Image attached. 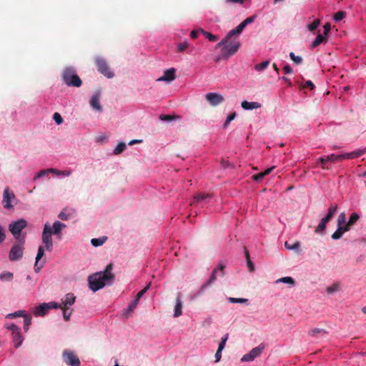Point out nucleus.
<instances>
[{"label": "nucleus", "mask_w": 366, "mask_h": 366, "mask_svg": "<svg viewBox=\"0 0 366 366\" xmlns=\"http://www.w3.org/2000/svg\"><path fill=\"white\" fill-rule=\"evenodd\" d=\"M112 264H109L107 266L103 272L94 273L88 277L89 287L93 292H97L103 288L107 281L112 280L114 274L112 272Z\"/></svg>", "instance_id": "1"}, {"label": "nucleus", "mask_w": 366, "mask_h": 366, "mask_svg": "<svg viewBox=\"0 0 366 366\" xmlns=\"http://www.w3.org/2000/svg\"><path fill=\"white\" fill-rule=\"evenodd\" d=\"M237 36H232L229 37V33L220 41L217 47L222 48V55L224 58H228L234 55L241 46L240 41L237 38Z\"/></svg>", "instance_id": "2"}, {"label": "nucleus", "mask_w": 366, "mask_h": 366, "mask_svg": "<svg viewBox=\"0 0 366 366\" xmlns=\"http://www.w3.org/2000/svg\"><path fill=\"white\" fill-rule=\"evenodd\" d=\"M61 77L64 83L68 86L80 87L82 85L81 79L73 67L65 68L61 74Z\"/></svg>", "instance_id": "3"}, {"label": "nucleus", "mask_w": 366, "mask_h": 366, "mask_svg": "<svg viewBox=\"0 0 366 366\" xmlns=\"http://www.w3.org/2000/svg\"><path fill=\"white\" fill-rule=\"evenodd\" d=\"M24 242V236L14 242L9 254V259L10 261L14 262L19 260L23 257Z\"/></svg>", "instance_id": "4"}, {"label": "nucleus", "mask_w": 366, "mask_h": 366, "mask_svg": "<svg viewBox=\"0 0 366 366\" xmlns=\"http://www.w3.org/2000/svg\"><path fill=\"white\" fill-rule=\"evenodd\" d=\"M337 204H334L329 207L328 212H327V215L321 219L320 224L316 227V229L315 230V232L316 233H322L325 230L327 224L334 217L335 214L337 212Z\"/></svg>", "instance_id": "5"}, {"label": "nucleus", "mask_w": 366, "mask_h": 366, "mask_svg": "<svg viewBox=\"0 0 366 366\" xmlns=\"http://www.w3.org/2000/svg\"><path fill=\"white\" fill-rule=\"evenodd\" d=\"M5 327L11 332L12 341L15 348L19 347L24 341V337L21 334L20 328L15 324L6 325Z\"/></svg>", "instance_id": "6"}, {"label": "nucleus", "mask_w": 366, "mask_h": 366, "mask_svg": "<svg viewBox=\"0 0 366 366\" xmlns=\"http://www.w3.org/2000/svg\"><path fill=\"white\" fill-rule=\"evenodd\" d=\"M27 226V222L25 219H21L9 224V229L13 234L14 238L18 240L21 239V232Z\"/></svg>", "instance_id": "7"}, {"label": "nucleus", "mask_w": 366, "mask_h": 366, "mask_svg": "<svg viewBox=\"0 0 366 366\" xmlns=\"http://www.w3.org/2000/svg\"><path fill=\"white\" fill-rule=\"evenodd\" d=\"M95 64L97 66V70L107 78H112L114 73L110 70L107 61L102 57H97L95 59Z\"/></svg>", "instance_id": "8"}, {"label": "nucleus", "mask_w": 366, "mask_h": 366, "mask_svg": "<svg viewBox=\"0 0 366 366\" xmlns=\"http://www.w3.org/2000/svg\"><path fill=\"white\" fill-rule=\"evenodd\" d=\"M52 231L50 224L47 222L44 224L42 232V242L44 244L46 250L51 251L53 248V241L51 238Z\"/></svg>", "instance_id": "9"}, {"label": "nucleus", "mask_w": 366, "mask_h": 366, "mask_svg": "<svg viewBox=\"0 0 366 366\" xmlns=\"http://www.w3.org/2000/svg\"><path fill=\"white\" fill-rule=\"evenodd\" d=\"M265 346L264 344H260L257 347L253 348L249 353L245 354L241 358L242 362H251L258 357L264 350Z\"/></svg>", "instance_id": "10"}, {"label": "nucleus", "mask_w": 366, "mask_h": 366, "mask_svg": "<svg viewBox=\"0 0 366 366\" xmlns=\"http://www.w3.org/2000/svg\"><path fill=\"white\" fill-rule=\"evenodd\" d=\"M64 361L71 366H79L80 360L73 352L64 350L62 354Z\"/></svg>", "instance_id": "11"}, {"label": "nucleus", "mask_w": 366, "mask_h": 366, "mask_svg": "<svg viewBox=\"0 0 366 366\" xmlns=\"http://www.w3.org/2000/svg\"><path fill=\"white\" fill-rule=\"evenodd\" d=\"M14 199H15V195L13 193V192H11L9 187L5 188L4 190L3 200H2L4 207L7 209H13V205L11 204V202Z\"/></svg>", "instance_id": "12"}, {"label": "nucleus", "mask_w": 366, "mask_h": 366, "mask_svg": "<svg viewBox=\"0 0 366 366\" xmlns=\"http://www.w3.org/2000/svg\"><path fill=\"white\" fill-rule=\"evenodd\" d=\"M205 98L212 107H216L222 104L224 100L223 96L213 92L207 93Z\"/></svg>", "instance_id": "13"}, {"label": "nucleus", "mask_w": 366, "mask_h": 366, "mask_svg": "<svg viewBox=\"0 0 366 366\" xmlns=\"http://www.w3.org/2000/svg\"><path fill=\"white\" fill-rule=\"evenodd\" d=\"M366 153V148L359 149L356 151H353L349 153L340 154V160L342 159H352L360 157L361 155Z\"/></svg>", "instance_id": "14"}, {"label": "nucleus", "mask_w": 366, "mask_h": 366, "mask_svg": "<svg viewBox=\"0 0 366 366\" xmlns=\"http://www.w3.org/2000/svg\"><path fill=\"white\" fill-rule=\"evenodd\" d=\"M176 69L170 68L164 71L163 76L159 77L157 81L170 82L176 79Z\"/></svg>", "instance_id": "15"}, {"label": "nucleus", "mask_w": 366, "mask_h": 366, "mask_svg": "<svg viewBox=\"0 0 366 366\" xmlns=\"http://www.w3.org/2000/svg\"><path fill=\"white\" fill-rule=\"evenodd\" d=\"M224 266L223 264H221L219 265L218 268L214 269L213 270V272H212V274L211 277L208 280V281L203 285V287H207V286L212 284L214 282L216 281V280H217V272L219 270L220 271V275L221 276H224Z\"/></svg>", "instance_id": "16"}, {"label": "nucleus", "mask_w": 366, "mask_h": 366, "mask_svg": "<svg viewBox=\"0 0 366 366\" xmlns=\"http://www.w3.org/2000/svg\"><path fill=\"white\" fill-rule=\"evenodd\" d=\"M50 310V307H49V304L42 303L37 306L34 310V314L35 316H44L47 312Z\"/></svg>", "instance_id": "17"}, {"label": "nucleus", "mask_w": 366, "mask_h": 366, "mask_svg": "<svg viewBox=\"0 0 366 366\" xmlns=\"http://www.w3.org/2000/svg\"><path fill=\"white\" fill-rule=\"evenodd\" d=\"M90 106L95 110L101 112L102 110L100 104V95L99 94H95L89 100Z\"/></svg>", "instance_id": "18"}, {"label": "nucleus", "mask_w": 366, "mask_h": 366, "mask_svg": "<svg viewBox=\"0 0 366 366\" xmlns=\"http://www.w3.org/2000/svg\"><path fill=\"white\" fill-rule=\"evenodd\" d=\"M76 297L73 293L66 294L61 300L62 307H69L75 302Z\"/></svg>", "instance_id": "19"}, {"label": "nucleus", "mask_w": 366, "mask_h": 366, "mask_svg": "<svg viewBox=\"0 0 366 366\" xmlns=\"http://www.w3.org/2000/svg\"><path fill=\"white\" fill-rule=\"evenodd\" d=\"M44 249L43 246H39L38 248V252L36 257V262L34 264V270L38 272L43 267V264L39 266V261L44 257Z\"/></svg>", "instance_id": "20"}, {"label": "nucleus", "mask_w": 366, "mask_h": 366, "mask_svg": "<svg viewBox=\"0 0 366 366\" xmlns=\"http://www.w3.org/2000/svg\"><path fill=\"white\" fill-rule=\"evenodd\" d=\"M309 335L314 337H325L327 332L324 329L313 328L309 331Z\"/></svg>", "instance_id": "21"}, {"label": "nucleus", "mask_w": 366, "mask_h": 366, "mask_svg": "<svg viewBox=\"0 0 366 366\" xmlns=\"http://www.w3.org/2000/svg\"><path fill=\"white\" fill-rule=\"evenodd\" d=\"M242 107L245 110H251L254 109H258L261 107V104L256 102H249L247 101H243L242 102Z\"/></svg>", "instance_id": "22"}, {"label": "nucleus", "mask_w": 366, "mask_h": 366, "mask_svg": "<svg viewBox=\"0 0 366 366\" xmlns=\"http://www.w3.org/2000/svg\"><path fill=\"white\" fill-rule=\"evenodd\" d=\"M66 227V224L59 222L55 221L53 223V227L51 228L52 234H59L61 231Z\"/></svg>", "instance_id": "23"}, {"label": "nucleus", "mask_w": 366, "mask_h": 366, "mask_svg": "<svg viewBox=\"0 0 366 366\" xmlns=\"http://www.w3.org/2000/svg\"><path fill=\"white\" fill-rule=\"evenodd\" d=\"M348 230L347 227H337V230L332 234V238L335 240L339 239L342 237V234Z\"/></svg>", "instance_id": "24"}, {"label": "nucleus", "mask_w": 366, "mask_h": 366, "mask_svg": "<svg viewBox=\"0 0 366 366\" xmlns=\"http://www.w3.org/2000/svg\"><path fill=\"white\" fill-rule=\"evenodd\" d=\"M246 27L244 21L241 22L235 29L231 30L229 32V37L232 36H238L242 33L243 29Z\"/></svg>", "instance_id": "25"}, {"label": "nucleus", "mask_w": 366, "mask_h": 366, "mask_svg": "<svg viewBox=\"0 0 366 366\" xmlns=\"http://www.w3.org/2000/svg\"><path fill=\"white\" fill-rule=\"evenodd\" d=\"M182 301H181V300L179 297H177L176 299V305H175V307H174V317H178L180 315H182Z\"/></svg>", "instance_id": "26"}, {"label": "nucleus", "mask_w": 366, "mask_h": 366, "mask_svg": "<svg viewBox=\"0 0 366 366\" xmlns=\"http://www.w3.org/2000/svg\"><path fill=\"white\" fill-rule=\"evenodd\" d=\"M327 39L326 37H325L322 34H319L315 39L313 41V42L312 43V45H311V47L313 49V48H315L317 47V46H319L321 43L324 42V41H326Z\"/></svg>", "instance_id": "27"}, {"label": "nucleus", "mask_w": 366, "mask_h": 366, "mask_svg": "<svg viewBox=\"0 0 366 366\" xmlns=\"http://www.w3.org/2000/svg\"><path fill=\"white\" fill-rule=\"evenodd\" d=\"M337 227H347V222L346 223V214L345 212L339 214L337 217Z\"/></svg>", "instance_id": "28"}, {"label": "nucleus", "mask_w": 366, "mask_h": 366, "mask_svg": "<svg viewBox=\"0 0 366 366\" xmlns=\"http://www.w3.org/2000/svg\"><path fill=\"white\" fill-rule=\"evenodd\" d=\"M200 32L207 38L209 41H216L218 40V36L216 35H214L211 34L210 32H208L207 31H204L202 29H199Z\"/></svg>", "instance_id": "29"}, {"label": "nucleus", "mask_w": 366, "mask_h": 366, "mask_svg": "<svg viewBox=\"0 0 366 366\" xmlns=\"http://www.w3.org/2000/svg\"><path fill=\"white\" fill-rule=\"evenodd\" d=\"M340 290V284L339 282H335L327 287L326 291L328 294H332L334 292H338Z\"/></svg>", "instance_id": "30"}, {"label": "nucleus", "mask_w": 366, "mask_h": 366, "mask_svg": "<svg viewBox=\"0 0 366 366\" xmlns=\"http://www.w3.org/2000/svg\"><path fill=\"white\" fill-rule=\"evenodd\" d=\"M106 237H102L99 238H94L91 240V243L94 247H99L102 245L107 240Z\"/></svg>", "instance_id": "31"}, {"label": "nucleus", "mask_w": 366, "mask_h": 366, "mask_svg": "<svg viewBox=\"0 0 366 366\" xmlns=\"http://www.w3.org/2000/svg\"><path fill=\"white\" fill-rule=\"evenodd\" d=\"M24 329L25 332H27L30 325L31 324V317L30 315L24 314Z\"/></svg>", "instance_id": "32"}, {"label": "nucleus", "mask_w": 366, "mask_h": 366, "mask_svg": "<svg viewBox=\"0 0 366 366\" xmlns=\"http://www.w3.org/2000/svg\"><path fill=\"white\" fill-rule=\"evenodd\" d=\"M285 247L287 249L297 250L300 247V242L299 241H295L293 244H290L288 242H285Z\"/></svg>", "instance_id": "33"}, {"label": "nucleus", "mask_w": 366, "mask_h": 366, "mask_svg": "<svg viewBox=\"0 0 366 366\" xmlns=\"http://www.w3.org/2000/svg\"><path fill=\"white\" fill-rule=\"evenodd\" d=\"M279 282L289 284L292 286H294L295 284L294 279L291 277H285L280 278L276 281V283H279Z\"/></svg>", "instance_id": "34"}, {"label": "nucleus", "mask_w": 366, "mask_h": 366, "mask_svg": "<svg viewBox=\"0 0 366 366\" xmlns=\"http://www.w3.org/2000/svg\"><path fill=\"white\" fill-rule=\"evenodd\" d=\"M360 218V216L357 214V213H352L350 217V219L347 222V227H348V229H350V227L353 225L354 224L356 223V222Z\"/></svg>", "instance_id": "35"}, {"label": "nucleus", "mask_w": 366, "mask_h": 366, "mask_svg": "<svg viewBox=\"0 0 366 366\" xmlns=\"http://www.w3.org/2000/svg\"><path fill=\"white\" fill-rule=\"evenodd\" d=\"M270 61L269 60H266L262 61L260 64H257L254 66V69L257 71H261L265 69L269 64Z\"/></svg>", "instance_id": "36"}, {"label": "nucleus", "mask_w": 366, "mask_h": 366, "mask_svg": "<svg viewBox=\"0 0 366 366\" xmlns=\"http://www.w3.org/2000/svg\"><path fill=\"white\" fill-rule=\"evenodd\" d=\"M25 312L24 310H18L13 313H9L6 315V318L12 319L19 317L24 316Z\"/></svg>", "instance_id": "37"}, {"label": "nucleus", "mask_w": 366, "mask_h": 366, "mask_svg": "<svg viewBox=\"0 0 366 366\" xmlns=\"http://www.w3.org/2000/svg\"><path fill=\"white\" fill-rule=\"evenodd\" d=\"M209 194H197L194 197V200L191 202V204H194L197 202H200L205 199L206 198L210 197Z\"/></svg>", "instance_id": "38"}, {"label": "nucleus", "mask_w": 366, "mask_h": 366, "mask_svg": "<svg viewBox=\"0 0 366 366\" xmlns=\"http://www.w3.org/2000/svg\"><path fill=\"white\" fill-rule=\"evenodd\" d=\"M14 275L12 272H4L0 275V280L2 281H10L12 280Z\"/></svg>", "instance_id": "39"}, {"label": "nucleus", "mask_w": 366, "mask_h": 366, "mask_svg": "<svg viewBox=\"0 0 366 366\" xmlns=\"http://www.w3.org/2000/svg\"><path fill=\"white\" fill-rule=\"evenodd\" d=\"M244 251H245V256L247 258V263L249 270V272H253L254 270V267L252 262L251 261V259L249 258V252L247 251V249L246 248H244Z\"/></svg>", "instance_id": "40"}, {"label": "nucleus", "mask_w": 366, "mask_h": 366, "mask_svg": "<svg viewBox=\"0 0 366 366\" xmlns=\"http://www.w3.org/2000/svg\"><path fill=\"white\" fill-rule=\"evenodd\" d=\"M126 149V144L124 142H120L118 144L117 147L114 149L113 153L114 154H121Z\"/></svg>", "instance_id": "41"}, {"label": "nucleus", "mask_w": 366, "mask_h": 366, "mask_svg": "<svg viewBox=\"0 0 366 366\" xmlns=\"http://www.w3.org/2000/svg\"><path fill=\"white\" fill-rule=\"evenodd\" d=\"M63 312V317L65 321H69L71 315V310L69 311V307H61Z\"/></svg>", "instance_id": "42"}, {"label": "nucleus", "mask_w": 366, "mask_h": 366, "mask_svg": "<svg viewBox=\"0 0 366 366\" xmlns=\"http://www.w3.org/2000/svg\"><path fill=\"white\" fill-rule=\"evenodd\" d=\"M151 282H149L143 290L139 291L135 299L137 300V301H139V300L142 298V297L147 292V291L149 289L151 286Z\"/></svg>", "instance_id": "43"}, {"label": "nucleus", "mask_w": 366, "mask_h": 366, "mask_svg": "<svg viewBox=\"0 0 366 366\" xmlns=\"http://www.w3.org/2000/svg\"><path fill=\"white\" fill-rule=\"evenodd\" d=\"M228 337H229V335L228 334H226L221 340V342H219V347H218V349L217 350H219V352H222V350L225 347V344H226V342L228 340Z\"/></svg>", "instance_id": "44"}, {"label": "nucleus", "mask_w": 366, "mask_h": 366, "mask_svg": "<svg viewBox=\"0 0 366 366\" xmlns=\"http://www.w3.org/2000/svg\"><path fill=\"white\" fill-rule=\"evenodd\" d=\"M228 337H229V335L228 334H226L221 340V342H219V347H218V349L217 350H219V352H222V350L225 347V344H226V342L228 340Z\"/></svg>", "instance_id": "45"}, {"label": "nucleus", "mask_w": 366, "mask_h": 366, "mask_svg": "<svg viewBox=\"0 0 366 366\" xmlns=\"http://www.w3.org/2000/svg\"><path fill=\"white\" fill-rule=\"evenodd\" d=\"M320 21L319 19H315L312 24L307 26V29L310 31H314L320 26Z\"/></svg>", "instance_id": "46"}, {"label": "nucleus", "mask_w": 366, "mask_h": 366, "mask_svg": "<svg viewBox=\"0 0 366 366\" xmlns=\"http://www.w3.org/2000/svg\"><path fill=\"white\" fill-rule=\"evenodd\" d=\"M290 57L293 61V62L297 64H300L302 62V58L299 56H295L293 52L290 53Z\"/></svg>", "instance_id": "47"}, {"label": "nucleus", "mask_w": 366, "mask_h": 366, "mask_svg": "<svg viewBox=\"0 0 366 366\" xmlns=\"http://www.w3.org/2000/svg\"><path fill=\"white\" fill-rule=\"evenodd\" d=\"M345 16H346L345 11H340L334 15V19L336 21H339L342 20L345 17Z\"/></svg>", "instance_id": "48"}, {"label": "nucleus", "mask_w": 366, "mask_h": 366, "mask_svg": "<svg viewBox=\"0 0 366 366\" xmlns=\"http://www.w3.org/2000/svg\"><path fill=\"white\" fill-rule=\"evenodd\" d=\"M189 47V43L187 41H184L182 43H179L177 45V51L179 52L184 51Z\"/></svg>", "instance_id": "49"}, {"label": "nucleus", "mask_w": 366, "mask_h": 366, "mask_svg": "<svg viewBox=\"0 0 366 366\" xmlns=\"http://www.w3.org/2000/svg\"><path fill=\"white\" fill-rule=\"evenodd\" d=\"M229 302L231 303H247L248 300L245 298H235V297H229L228 299Z\"/></svg>", "instance_id": "50"}, {"label": "nucleus", "mask_w": 366, "mask_h": 366, "mask_svg": "<svg viewBox=\"0 0 366 366\" xmlns=\"http://www.w3.org/2000/svg\"><path fill=\"white\" fill-rule=\"evenodd\" d=\"M139 301L137 300L134 299L131 302V303L129 305V306L127 308V312H132L133 310L136 308L137 305H138Z\"/></svg>", "instance_id": "51"}, {"label": "nucleus", "mask_w": 366, "mask_h": 366, "mask_svg": "<svg viewBox=\"0 0 366 366\" xmlns=\"http://www.w3.org/2000/svg\"><path fill=\"white\" fill-rule=\"evenodd\" d=\"M53 119L55 121L56 124L59 125L63 122V119L60 114L55 112L53 115Z\"/></svg>", "instance_id": "52"}, {"label": "nucleus", "mask_w": 366, "mask_h": 366, "mask_svg": "<svg viewBox=\"0 0 366 366\" xmlns=\"http://www.w3.org/2000/svg\"><path fill=\"white\" fill-rule=\"evenodd\" d=\"M235 117H236V113L235 112H233V113L230 114L229 115H228V117L227 118V120H226V122L224 124V127L226 128L229 125V124L233 119H234Z\"/></svg>", "instance_id": "53"}, {"label": "nucleus", "mask_w": 366, "mask_h": 366, "mask_svg": "<svg viewBox=\"0 0 366 366\" xmlns=\"http://www.w3.org/2000/svg\"><path fill=\"white\" fill-rule=\"evenodd\" d=\"M327 162H336L337 161H340V155L330 154L327 157Z\"/></svg>", "instance_id": "54"}, {"label": "nucleus", "mask_w": 366, "mask_h": 366, "mask_svg": "<svg viewBox=\"0 0 366 366\" xmlns=\"http://www.w3.org/2000/svg\"><path fill=\"white\" fill-rule=\"evenodd\" d=\"M327 162V157H322L317 159V164H320L322 169H326L325 164Z\"/></svg>", "instance_id": "55"}, {"label": "nucleus", "mask_w": 366, "mask_h": 366, "mask_svg": "<svg viewBox=\"0 0 366 366\" xmlns=\"http://www.w3.org/2000/svg\"><path fill=\"white\" fill-rule=\"evenodd\" d=\"M49 172L48 171V169H42V170L39 171V172L34 177V180H36L37 179L42 177L43 176H44L46 174H49Z\"/></svg>", "instance_id": "56"}, {"label": "nucleus", "mask_w": 366, "mask_h": 366, "mask_svg": "<svg viewBox=\"0 0 366 366\" xmlns=\"http://www.w3.org/2000/svg\"><path fill=\"white\" fill-rule=\"evenodd\" d=\"M300 87V89H305L306 87L310 88V89H313L315 87V85L310 80H308L305 82V85H302Z\"/></svg>", "instance_id": "57"}, {"label": "nucleus", "mask_w": 366, "mask_h": 366, "mask_svg": "<svg viewBox=\"0 0 366 366\" xmlns=\"http://www.w3.org/2000/svg\"><path fill=\"white\" fill-rule=\"evenodd\" d=\"M6 239L5 230L0 224V244L2 243Z\"/></svg>", "instance_id": "58"}, {"label": "nucleus", "mask_w": 366, "mask_h": 366, "mask_svg": "<svg viewBox=\"0 0 366 366\" xmlns=\"http://www.w3.org/2000/svg\"><path fill=\"white\" fill-rule=\"evenodd\" d=\"M174 118H175L174 117H172L170 115H167V114H161L159 116V119L162 121H171V120L174 119Z\"/></svg>", "instance_id": "59"}, {"label": "nucleus", "mask_w": 366, "mask_h": 366, "mask_svg": "<svg viewBox=\"0 0 366 366\" xmlns=\"http://www.w3.org/2000/svg\"><path fill=\"white\" fill-rule=\"evenodd\" d=\"M264 177V176L263 175V173L260 172L259 174L253 175L252 179L256 182H261Z\"/></svg>", "instance_id": "60"}, {"label": "nucleus", "mask_w": 366, "mask_h": 366, "mask_svg": "<svg viewBox=\"0 0 366 366\" xmlns=\"http://www.w3.org/2000/svg\"><path fill=\"white\" fill-rule=\"evenodd\" d=\"M255 18H256V16L254 15V16L247 17L243 21L245 24V25L247 26V25L252 23L254 21Z\"/></svg>", "instance_id": "61"}, {"label": "nucleus", "mask_w": 366, "mask_h": 366, "mask_svg": "<svg viewBox=\"0 0 366 366\" xmlns=\"http://www.w3.org/2000/svg\"><path fill=\"white\" fill-rule=\"evenodd\" d=\"M58 217L61 220H67L69 215L66 214L64 211H62L59 214Z\"/></svg>", "instance_id": "62"}, {"label": "nucleus", "mask_w": 366, "mask_h": 366, "mask_svg": "<svg viewBox=\"0 0 366 366\" xmlns=\"http://www.w3.org/2000/svg\"><path fill=\"white\" fill-rule=\"evenodd\" d=\"M324 34L326 36L328 34V33L330 32V29H331V25L330 23H326L324 26Z\"/></svg>", "instance_id": "63"}, {"label": "nucleus", "mask_w": 366, "mask_h": 366, "mask_svg": "<svg viewBox=\"0 0 366 366\" xmlns=\"http://www.w3.org/2000/svg\"><path fill=\"white\" fill-rule=\"evenodd\" d=\"M48 304H49V307H50V309H52V308H54V309L60 308L61 309V307H62L61 303L60 305H59L54 302H49Z\"/></svg>", "instance_id": "64"}]
</instances>
